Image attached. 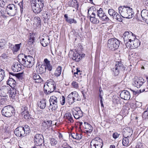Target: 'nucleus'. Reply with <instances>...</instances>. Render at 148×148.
I'll list each match as a JSON object with an SVG mask.
<instances>
[{"instance_id":"39","label":"nucleus","mask_w":148,"mask_h":148,"mask_svg":"<svg viewBox=\"0 0 148 148\" xmlns=\"http://www.w3.org/2000/svg\"><path fill=\"white\" fill-rule=\"evenodd\" d=\"M29 114L28 111H27V108L26 106H22L21 108V114L22 115L24 114Z\"/></svg>"},{"instance_id":"6","label":"nucleus","mask_w":148,"mask_h":148,"mask_svg":"<svg viewBox=\"0 0 148 148\" xmlns=\"http://www.w3.org/2000/svg\"><path fill=\"white\" fill-rule=\"evenodd\" d=\"M57 98L54 96H51L49 99V109L52 110H55L58 107Z\"/></svg>"},{"instance_id":"11","label":"nucleus","mask_w":148,"mask_h":148,"mask_svg":"<svg viewBox=\"0 0 148 148\" xmlns=\"http://www.w3.org/2000/svg\"><path fill=\"white\" fill-rule=\"evenodd\" d=\"M131 34H133V33L131 32L128 31L125 32L123 34V37L126 46H129L130 45V44L127 42Z\"/></svg>"},{"instance_id":"44","label":"nucleus","mask_w":148,"mask_h":148,"mask_svg":"<svg viewBox=\"0 0 148 148\" xmlns=\"http://www.w3.org/2000/svg\"><path fill=\"white\" fill-rule=\"evenodd\" d=\"M10 10H14V13L13 14H12L11 13H10L11 12V11H10V15L12 16H14L15 14V12H16V9L14 7V5L13 4H10Z\"/></svg>"},{"instance_id":"31","label":"nucleus","mask_w":148,"mask_h":148,"mask_svg":"<svg viewBox=\"0 0 148 148\" xmlns=\"http://www.w3.org/2000/svg\"><path fill=\"white\" fill-rule=\"evenodd\" d=\"M64 118L67 119L70 123H73V120L72 116L69 112L66 113L65 114Z\"/></svg>"},{"instance_id":"49","label":"nucleus","mask_w":148,"mask_h":148,"mask_svg":"<svg viewBox=\"0 0 148 148\" xmlns=\"http://www.w3.org/2000/svg\"><path fill=\"white\" fill-rule=\"evenodd\" d=\"M57 141L55 139L52 138L50 140V143L51 145L52 146H54L57 143Z\"/></svg>"},{"instance_id":"14","label":"nucleus","mask_w":148,"mask_h":148,"mask_svg":"<svg viewBox=\"0 0 148 148\" xmlns=\"http://www.w3.org/2000/svg\"><path fill=\"white\" fill-rule=\"evenodd\" d=\"M23 129L22 127H19L17 128L14 132L15 134L17 136H25V132L23 130Z\"/></svg>"},{"instance_id":"10","label":"nucleus","mask_w":148,"mask_h":148,"mask_svg":"<svg viewBox=\"0 0 148 148\" xmlns=\"http://www.w3.org/2000/svg\"><path fill=\"white\" fill-rule=\"evenodd\" d=\"M97 15L100 19L102 21H109V18L105 14L101 8H100L97 12Z\"/></svg>"},{"instance_id":"36","label":"nucleus","mask_w":148,"mask_h":148,"mask_svg":"<svg viewBox=\"0 0 148 148\" xmlns=\"http://www.w3.org/2000/svg\"><path fill=\"white\" fill-rule=\"evenodd\" d=\"M12 90L10 89V91H11L10 94V99H14L16 93V89L12 87Z\"/></svg>"},{"instance_id":"56","label":"nucleus","mask_w":148,"mask_h":148,"mask_svg":"<svg viewBox=\"0 0 148 148\" xmlns=\"http://www.w3.org/2000/svg\"><path fill=\"white\" fill-rule=\"evenodd\" d=\"M87 90H83L82 91V92L83 96V97L84 99H86V97H87Z\"/></svg>"},{"instance_id":"1","label":"nucleus","mask_w":148,"mask_h":148,"mask_svg":"<svg viewBox=\"0 0 148 148\" xmlns=\"http://www.w3.org/2000/svg\"><path fill=\"white\" fill-rule=\"evenodd\" d=\"M119 13L122 17L131 18L134 16L133 9L130 7L125 5L121 6L118 8Z\"/></svg>"},{"instance_id":"64","label":"nucleus","mask_w":148,"mask_h":148,"mask_svg":"<svg viewBox=\"0 0 148 148\" xmlns=\"http://www.w3.org/2000/svg\"><path fill=\"white\" fill-rule=\"evenodd\" d=\"M72 136L73 138L77 140H79L81 138V137H79V135L77 134L75 135V136H73V135H72Z\"/></svg>"},{"instance_id":"58","label":"nucleus","mask_w":148,"mask_h":148,"mask_svg":"<svg viewBox=\"0 0 148 148\" xmlns=\"http://www.w3.org/2000/svg\"><path fill=\"white\" fill-rule=\"evenodd\" d=\"M148 116V111H145L143 113V118L145 119Z\"/></svg>"},{"instance_id":"33","label":"nucleus","mask_w":148,"mask_h":148,"mask_svg":"<svg viewBox=\"0 0 148 148\" xmlns=\"http://www.w3.org/2000/svg\"><path fill=\"white\" fill-rule=\"evenodd\" d=\"M71 93L73 94L72 95L75 101H79L80 100L79 96L77 92L74 91L72 92Z\"/></svg>"},{"instance_id":"24","label":"nucleus","mask_w":148,"mask_h":148,"mask_svg":"<svg viewBox=\"0 0 148 148\" xmlns=\"http://www.w3.org/2000/svg\"><path fill=\"white\" fill-rule=\"evenodd\" d=\"M33 81L34 82L40 83L42 81L40 76L37 74L34 73L33 76Z\"/></svg>"},{"instance_id":"7","label":"nucleus","mask_w":148,"mask_h":148,"mask_svg":"<svg viewBox=\"0 0 148 148\" xmlns=\"http://www.w3.org/2000/svg\"><path fill=\"white\" fill-rule=\"evenodd\" d=\"M18 61L22 65L24 66L27 68H30L29 66V63L26 60L25 55L23 54H19L18 56Z\"/></svg>"},{"instance_id":"55","label":"nucleus","mask_w":148,"mask_h":148,"mask_svg":"<svg viewBox=\"0 0 148 148\" xmlns=\"http://www.w3.org/2000/svg\"><path fill=\"white\" fill-rule=\"evenodd\" d=\"M61 143L62 146L63 148L67 147H66L68 145L66 141L65 140H62Z\"/></svg>"},{"instance_id":"2","label":"nucleus","mask_w":148,"mask_h":148,"mask_svg":"<svg viewBox=\"0 0 148 148\" xmlns=\"http://www.w3.org/2000/svg\"><path fill=\"white\" fill-rule=\"evenodd\" d=\"M45 0H31V3L33 12L35 13H40L42 10Z\"/></svg>"},{"instance_id":"45","label":"nucleus","mask_w":148,"mask_h":148,"mask_svg":"<svg viewBox=\"0 0 148 148\" xmlns=\"http://www.w3.org/2000/svg\"><path fill=\"white\" fill-rule=\"evenodd\" d=\"M72 2H73L74 4H71L70 5V6L74 7L75 8H78V5L77 1L76 0H72Z\"/></svg>"},{"instance_id":"17","label":"nucleus","mask_w":148,"mask_h":148,"mask_svg":"<svg viewBox=\"0 0 148 148\" xmlns=\"http://www.w3.org/2000/svg\"><path fill=\"white\" fill-rule=\"evenodd\" d=\"M140 45V41L137 39L136 38L130 44L129 46H126L127 48H136L137 47Z\"/></svg>"},{"instance_id":"26","label":"nucleus","mask_w":148,"mask_h":148,"mask_svg":"<svg viewBox=\"0 0 148 148\" xmlns=\"http://www.w3.org/2000/svg\"><path fill=\"white\" fill-rule=\"evenodd\" d=\"M44 62L45 63L44 65L46 67V69L47 68L49 71H51L52 69V67L50 64V62L47 58L44 59Z\"/></svg>"},{"instance_id":"38","label":"nucleus","mask_w":148,"mask_h":148,"mask_svg":"<svg viewBox=\"0 0 148 148\" xmlns=\"http://www.w3.org/2000/svg\"><path fill=\"white\" fill-rule=\"evenodd\" d=\"M90 20L91 22L94 24H98L99 23V19L95 17L90 16Z\"/></svg>"},{"instance_id":"61","label":"nucleus","mask_w":148,"mask_h":148,"mask_svg":"<svg viewBox=\"0 0 148 148\" xmlns=\"http://www.w3.org/2000/svg\"><path fill=\"white\" fill-rule=\"evenodd\" d=\"M120 135V134H118V133H117L116 132H115V133H114L113 134L112 136H113V137L114 139H116L117 138H118L119 137Z\"/></svg>"},{"instance_id":"4","label":"nucleus","mask_w":148,"mask_h":148,"mask_svg":"<svg viewBox=\"0 0 148 148\" xmlns=\"http://www.w3.org/2000/svg\"><path fill=\"white\" fill-rule=\"evenodd\" d=\"M119 45V41L115 38L110 39L108 41L107 47L111 50L117 49Z\"/></svg>"},{"instance_id":"22","label":"nucleus","mask_w":148,"mask_h":148,"mask_svg":"<svg viewBox=\"0 0 148 148\" xmlns=\"http://www.w3.org/2000/svg\"><path fill=\"white\" fill-rule=\"evenodd\" d=\"M9 105L4 107L1 110V112L3 115L6 117H9Z\"/></svg>"},{"instance_id":"27","label":"nucleus","mask_w":148,"mask_h":148,"mask_svg":"<svg viewBox=\"0 0 148 148\" xmlns=\"http://www.w3.org/2000/svg\"><path fill=\"white\" fill-rule=\"evenodd\" d=\"M32 21H33L34 25L36 26H39L41 24V20L40 18L38 16H35L32 19H31Z\"/></svg>"},{"instance_id":"35","label":"nucleus","mask_w":148,"mask_h":148,"mask_svg":"<svg viewBox=\"0 0 148 148\" xmlns=\"http://www.w3.org/2000/svg\"><path fill=\"white\" fill-rule=\"evenodd\" d=\"M81 54H79L78 53H74L73 54V57L72 59L73 60H75L76 62H78L79 61L81 58Z\"/></svg>"},{"instance_id":"48","label":"nucleus","mask_w":148,"mask_h":148,"mask_svg":"<svg viewBox=\"0 0 148 148\" xmlns=\"http://www.w3.org/2000/svg\"><path fill=\"white\" fill-rule=\"evenodd\" d=\"M113 18L119 22H121L122 21V19L120 15L117 12L116 15H115V17H114Z\"/></svg>"},{"instance_id":"47","label":"nucleus","mask_w":148,"mask_h":148,"mask_svg":"<svg viewBox=\"0 0 148 148\" xmlns=\"http://www.w3.org/2000/svg\"><path fill=\"white\" fill-rule=\"evenodd\" d=\"M34 41V38L32 36L30 35L28 41V44L31 45L32 44Z\"/></svg>"},{"instance_id":"57","label":"nucleus","mask_w":148,"mask_h":148,"mask_svg":"<svg viewBox=\"0 0 148 148\" xmlns=\"http://www.w3.org/2000/svg\"><path fill=\"white\" fill-rule=\"evenodd\" d=\"M4 89V91L5 92H7V93L8 95L9 94V87L8 86H3Z\"/></svg>"},{"instance_id":"37","label":"nucleus","mask_w":148,"mask_h":148,"mask_svg":"<svg viewBox=\"0 0 148 148\" xmlns=\"http://www.w3.org/2000/svg\"><path fill=\"white\" fill-rule=\"evenodd\" d=\"M23 129V130L25 132V136L26 135V134H29L30 132V130L29 127L27 125H25L23 126L22 127Z\"/></svg>"},{"instance_id":"15","label":"nucleus","mask_w":148,"mask_h":148,"mask_svg":"<svg viewBox=\"0 0 148 148\" xmlns=\"http://www.w3.org/2000/svg\"><path fill=\"white\" fill-rule=\"evenodd\" d=\"M120 96L122 99L125 100L130 99V93L129 91L126 90L121 91L120 94Z\"/></svg>"},{"instance_id":"3","label":"nucleus","mask_w":148,"mask_h":148,"mask_svg":"<svg viewBox=\"0 0 148 148\" xmlns=\"http://www.w3.org/2000/svg\"><path fill=\"white\" fill-rule=\"evenodd\" d=\"M56 84L53 80L50 79L48 80L44 87V91L45 93L48 94L51 93L56 88Z\"/></svg>"},{"instance_id":"51","label":"nucleus","mask_w":148,"mask_h":148,"mask_svg":"<svg viewBox=\"0 0 148 148\" xmlns=\"http://www.w3.org/2000/svg\"><path fill=\"white\" fill-rule=\"evenodd\" d=\"M132 91H133L134 92V95H138L140 93L143 92L144 91H145V89H143L142 90L140 89V90H137L135 92V91H134V90H132Z\"/></svg>"},{"instance_id":"28","label":"nucleus","mask_w":148,"mask_h":148,"mask_svg":"<svg viewBox=\"0 0 148 148\" xmlns=\"http://www.w3.org/2000/svg\"><path fill=\"white\" fill-rule=\"evenodd\" d=\"M64 16L66 22L72 24V23H74L76 24L77 23L76 21L74 19L68 18V15L67 14H64Z\"/></svg>"},{"instance_id":"46","label":"nucleus","mask_w":148,"mask_h":148,"mask_svg":"<svg viewBox=\"0 0 148 148\" xmlns=\"http://www.w3.org/2000/svg\"><path fill=\"white\" fill-rule=\"evenodd\" d=\"M6 42L3 39H0V47L2 48L6 44Z\"/></svg>"},{"instance_id":"62","label":"nucleus","mask_w":148,"mask_h":148,"mask_svg":"<svg viewBox=\"0 0 148 148\" xmlns=\"http://www.w3.org/2000/svg\"><path fill=\"white\" fill-rule=\"evenodd\" d=\"M5 102V99L4 97H1L0 98V104L1 105L3 104Z\"/></svg>"},{"instance_id":"41","label":"nucleus","mask_w":148,"mask_h":148,"mask_svg":"<svg viewBox=\"0 0 148 148\" xmlns=\"http://www.w3.org/2000/svg\"><path fill=\"white\" fill-rule=\"evenodd\" d=\"M108 13L110 16H112L113 17H115L116 13V12L112 9H110L108 10Z\"/></svg>"},{"instance_id":"32","label":"nucleus","mask_w":148,"mask_h":148,"mask_svg":"<svg viewBox=\"0 0 148 148\" xmlns=\"http://www.w3.org/2000/svg\"><path fill=\"white\" fill-rule=\"evenodd\" d=\"M62 70L61 66H58L54 73V75L56 77L60 76L61 74Z\"/></svg>"},{"instance_id":"60","label":"nucleus","mask_w":148,"mask_h":148,"mask_svg":"<svg viewBox=\"0 0 148 148\" xmlns=\"http://www.w3.org/2000/svg\"><path fill=\"white\" fill-rule=\"evenodd\" d=\"M1 57L3 59L5 60L6 61L8 59V56L5 53H3L1 56Z\"/></svg>"},{"instance_id":"30","label":"nucleus","mask_w":148,"mask_h":148,"mask_svg":"<svg viewBox=\"0 0 148 148\" xmlns=\"http://www.w3.org/2000/svg\"><path fill=\"white\" fill-rule=\"evenodd\" d=\"M38 106L41 109H44L45 108L46 106V100L43 99L38 103Z\"/></svg>"},{"instance_id":"19","label":"nucleus","mask_w":148,"mask_h":148,"mask_svg":"<svg viewBox=\"0 0 148 148\" xmlns=\"http://www.w3.org/2000/svg\"><path fill=\"white\" fill-rule=\"evenodd\" d=\"M74 117L76 119H78L83 116L82 112L81 110L76 111L74 110L72 111Z\"/></svg>"},{"instance_id":"9","label":"nucleus","mask_w":148,"mask_h":148,"mask_svg":"<svg viewBox=\"0 0 148 148\" xmlns=\"http://www.w3.org/2000/svg\"><path fill=\"white\" fill-rule=\"evenodd\" d=\"M34 141L36 145H41L44 142L43 136L41 134H36L34 137Z\"/></svg>"},{"instance_id":"16","label":"nucleus","mask_w":148,"mask_h":148,"mask_svg":"<svg viewBox=\"0 0 148 148\" xmlns=\"http://www.w3.org/2000/svg\"><path fill=\"white\" fill-rule=\"evenodd\" d=\"M21 69V66L20 64L18 62L14 63L11 67L12 70L14 72L20 71Z\"/></svg>"},{"instance_id":"29","label":"nucleus","mask_w":148,"mask_h":148,"mask_svg":"<svg viewBox=\"0 0 148 148\" xmlns=\"http://www.w3.org/2000/svg\"><path fill=\"white\" fill-rule=\"evenodd\" d=\"M84 128L86 130L87 132H92L93 130L92 127V126L89 123L84 122Z\"/></svg>"},{"instance_id":"43","label":"nucleus","mask_w":148,"mask_h":148,"mask_svg":"<svg viewBox=\"0 0 148 148\" xmlns=\"http://www.w3.org/2000/svg\"><path fill=\"white\" fill-rule=\"evenodd\" d=\"M136 38V37L133 34H131L128 40L127 43H129V44H130V43L134 40Z\"/></svg>"},{"instance_id":"21","label":"nucleus","mask_w":148,"mask_h":148,"mask_svg":"<svg viewBox=\"0 0 148 148\" xmlns=\"http://www.w3.org/2000/svg\"><path fill=\"white\" fill-rule=\"evenodd\" d=\"M21 45V43L18 44H16L15 45L12 44L10 48L14 54H16L17 51L19 50Z\"/></svg>"},{"instance_id":"12","label":"nucleus","mask_w":148,"mask_h":148,"mask_svg":"<svg viewBox=\"0 0 148 148\" xmlns=\"http://www.w3.org/2000/svg\"><path fill=\"white\" fill-rule=\"evenodd\" d=\"M143 79L141 77H136L134 79L133 85L137 88H140L144 83Z\"/></svg>"},{"instance_id":"42","label":"nucleus","mask_w":148,"mask_h":148,"mask_svg":"<svg viewBox=\"0 0 148 148\" xmlns=\"http://www.w3.org/2000/svg\"><path fill=\"white\" fill-rule=\"evenodd\" d=\"M5 75V72L2 69H0V82L3 80Z\"/></svg>"},{"instance_id":"18","label":"nucleus","mask_w":148,"mask_h":148,"mask_svg":"<svg viewBox=\"0 0 148 148\" xmlns=\"http://www.w3.org/2000/svg\"><path fill=\"white\" fill-rule=\"evenodd\" d=\"M141 15L143 19L148 24V11L143 10L141 12Z\"/></svg>"},{"instance_id":"40","label":"nucleus","mask_w":148,"mask_h":148,"mask_svg":"<svg viewBox=\"0 0 148 148\" xmlns=\"http://www.w3.org/2000/svg\"><path fill=\"white\" fill-rule=\"evenodd\" d=\"M46 69V67L44 65H41L39 67L38 70V71L40 74L44 73L45 72Z\"/></svg>"},{"instance_id":"52","label":"nucleus","mask_w":148,"mask_h":148,"mask_svg":"<svg viewBox=\"0 0 148 148\" xmlns=\"http://www.w3.org/2000/svg\"><path fill=\"white\" fill-rule=\"evenodd\" d=\"M10 110H11V113H10V114L11 115V116H12V117H13V116H12L13 115H14V114L15 110L14 109V108L12 106H10ZM13 119H14V120L15 119V118H13Z\"/></svg>"},{"instance_id":"13","label":"nucleus","mask_w":148,"mask_h":148,"mask_svg":"<svg viewBox=\"0 0 148 148\" xmlns=\"http://www.w3.org/2000/svg\"><path fill=\"white\" fill-rule=\"evenodd\" d=\"M129 131L126 132V133H127L128 132H129V134L127 136H124L122 140V144L124 146H127L128 145L129 143V139L130 137L132 134V131L131 129H129Z\"/></svg>"},{"instance_id":"59","label":"nucleus","mask_w":148,"mask_h":148,"mask_svg":"<svg viewBox=\"0 0 148 148\" xmlns=\"http://www.w3.org/2000/svg\"><path fill=\"white\" fill-rule=\"evenodd\" d=\"M76 71L75 72H73V70H72V72L73 73L75 77H77L76 75H78V73H80V71L77 68L76 69Z\"/></svg>"},{"instance_id":"34","label":"nucleus","mask_w":148,"mask_h":148,"mask_svg":"<svg viewBox=\"0 0 148 148\" xmlns=\"http://www.w3.org/2000/svg\"><path fill=\"white\" fill-rule=\"evenodd\" d=\"M72 94H70L67 97V100L68 101L69 104L70 105H71L73 103L75 102L73 98L72 95Z\"/></svg>"},{"instance_id":"5","label":"nucleus","mask_w":148,"mask_h":148,"mask_svg":"<svg viewBox=\"0 0 148 148\" xmlns=\"http://www.w3.org/2000/svg\"><path fill=\"white\" fill-rule=\"evenodd\" d=\"M91 148H102L103 144L102 140L99 137L93 139L90 143Z\"/></svg>"},{"instance_id":"50","label":"nucleus","mask_w":148,"mask_h":148,"mask_svg":"<svg viewBox=\"0 0 148 148\" xmlns=\"http://www.w3.org/2000/svg\"><path fill=\"white\" fill-rule=\"evenodd\" d=\"M8 0H0V6L3 7L6 3H7Z\"/></svg>"},{"instance_id":"63","label":"nucleus","mask_w":148,"mask_h":148,"mask_svg":"<svg viewBox=\"0 0 148 148\" xmlns=\"http://www.w3.org/2000/svg\"><path fill=\"white\" fill-rule=\"evenodd\" d=\"M65 98L63 96H62V100L60 101L62 105H64L65 103Z\"/></svg>"},{"instance_id":"53","label":"nucleus","mask_w":148,"mask_h":148,"mask_svg":"<svg viewBox=\"0 0 148 148\" xmlns=\"http://www.w3.org/2000/svg\"><path fill=\"white\" fill-rule=\"evenodd\" d=\"M71 84L73 88L76 89L77 88L79 87L78 84L75 81H73Z\"/></svg>"},{"instance_id":"23","label":"nucleus","mask_w":148,"mask_h":148,"mask_svg":"<svg viewBox=\"0 0 148 148\" xmlns=\"http://www.w3.org/2000/svg\"><path fill=\"white\" fill-rule=\"evenodd\" d=\"M25 57L26 58V60L28 61L29 63V66H30V67H32L34 63V58L30 56H26L25 55Z\"/></svg>"},{"instance_id":"20","label":"nucleus","mask_w":148,"mask_h":148,"mask_svg":"<svg viewBox=\"0 0 148 148\" xmlns=\"http://www.w3.org/2000/svg\"><path fill=\"white\" fill-rule=\"evenodd\" d=\"M50 39L48 36H46L41 39V43L43 47H45L49 43Z\"/></svg>"},{"instance_id":"25","label":"nucleus","mask_w":148,"mask_h":148,"mask_svg":"<svg viewBox=\"0 0 148 148\" xmlns=\"http://www.w3.org/2000/svg\"><path fill=\"white\" fill-rule=\"evenodd\" d=\"M52 122L51 121L45 120L42 123V126L45 127V130L47 129L51 126Z\"/></svg>"},{"instance_id":"8","label":"nucleus","mask_w":148,"mask_h":148,"mask_svg":"<svg viewBox=\"0 0 148 148\" xmlns=\"http://www.w3.org/2000/svg\"><path fill=\"white\" fill-rule=\"evenodd\" d=\"M123 69V65L121 62H116L115 67L112 69L113 74L115 76L117 75L119 73L120 70Z\"/></svg>"},{"instance_id":"54","label":"nucleus","mask_w":148,"mask_h":148,"mask_svg":"<svg viewBox=\"0 0 148 148\" xmlns=\"http://www.w3.org/2000/svg\"><path fill=\"white\" fill-rule=\"evenodd\" d=\"M10 75H11L13 76H15L16 77L18 78H21L22 77V73H18L16 74H14L10 72Z\"/></svg>"}]
</instances>
